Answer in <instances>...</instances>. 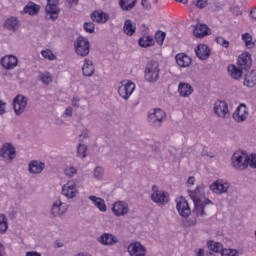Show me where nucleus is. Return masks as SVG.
<instances>
[{
  "mask_svg": "<svg viewBox=\"0 0 256 256\" xmlns=\"http://www.w3.org/2000/svg\"><path fill=\"white\" fill-rule=\"evenodd\" d=\"M1 67L7 71H13L19 64V59L15 55H5L0 60Z\"/></svg>",
  "mask_w": 256,
  "mask_h": 256,
  "instance_id": "obj_14",
  "label": "nucleus"
},
{
  "mask_svg": "<svg viewBox=\"0 0 256 256\" xmlns=\"http://www.w3.org/2000/svg\"><path fill=\"white\" fill-rule=\"evenodd\" d=\"M187 185L188 187H193V185H195V177L190 176L187 180Z\"/></svg>",
  "mask_w": 256,
  "mask_h": 256,
  "instance_id": "obj_56",
  "label": "nucleus"
},
{
  "mask_svg": "<svg viewBox=\"0 0 256 256\" xmlns=\"http://www.w3.org/2000/svg\"><path fill=\"white\" fill-rule=\"evenodd\" d=\"M41 55L42 57H44V59H48V61H57V56L53 54V51H51V49L42 50Z\"/></svg>",
  "mask_w": 256,
  "mask_h": 256,
  "instance_id": "obj_42",
  "label": "nucleus"
},
{
  "mask_svg": "<svg viewBox=\"0 0 256 256\" xmlns=\"http://www.w3.org/2000/svg\"><path fill=\"white\" fill-rule=\"evenodd\" d=\"M128 253L130 256H146L147 248L141 242H132L128 246Z\"/></svg>",
  "mask_w": 256,
  "mask_h": 256,
  "instance_id": "obj_16",
  "label": "nucleus"
},
{
  "mask_svg": "<svg viewBox=\"0 0 256 256\" xmlns=\"http://www.w3.org/2000/svg\"><path fill=\"white\" fill-rule=\"evenodd\" d=\"M202 155H204V156H206V157H209L210 159H213V157H215V155L209 154V153H207V152H205V151L202 152Z\"/></svg>",
  "mask_w": 256,
  "mask_h": 256,
  "instance_id": "obj_60",
  "label": "nucleus"
},
{
  "mask_svg": "<svg viewBox=\"0 0 256 256\" xmlns=\"http://www.w3.org/2000/svg\"><path fill=\"white\" fill-rule=\"evenodd\" d=\"M248 166L251 167L252 169H256V154H250L248 156Z\"/></svg>",
  "mask_w": 256,
  "mask_h": 256,
  "instance_id": "obj_50",
  "label": "nucleus"
},
{
  "mask_svg": "<svg viewBox=\"0 0 256 256\" xmlns=\"http://www.w3.org/2000/svg\"><path fill=\"white\" fill-rule=\"evenodd\" d=\"M91 19L95 23H107L109 21V14L103 10H96L91 14Z\"/></svg>",
  "mask_w": 256,
  "mask_h": 256,
  "instance_id": "obj_28",
  "label": "nucleus"
},
{
  "mask_svg": "<svg viewBox=\"0 0 256 256\" xmlns=\"http://www.w3.org/2000/svg\"><path fill=\"white\" fill-rule=\"evenodd\" d=\"M123 31L124 33H126V35H129V37H131L135 34V31H137V25L131 20H126L124 22Z\"/></svg>",
  "mask_w": 256,
  "mask_h": 256,
  "instance_id": "obj_33",
  "label": "nucleus"
},
{
  "mask_svg": "<svg viewBox=\"0 0 256 256\" xmlns=\"http://www.w3.org/2000/svg\"><path fill=\"white\" fill-rule=\"evenodd\" d=\"M159 73H161L159 62L150 61L146 64L144 77L148 83H155L159 81Z\"/></svg>",
  "mask_w": 256,
  "mask_h": 256,
  "instance_id": "obj_2",
  "label": "nucleus"
},
{
  "mask_svg": "<svg viewBox=\"0 0 256 256\" xmlns=\"http://www.w3.org/2000/svg\"><path fill=\"white\" fill-rule=\"evenodd\" d=\"M213 109L215 115H217V117H220L221 119H225V117L229 115V105L223 100L216 101L214 103Z\"/></svg>",
  "mask_w": 256,
  "mask_h": 256,
  "instance_id": "obj_13",
  "label": "nucleus"
},
{
  "mask_svg": "<svg viewBox=\"0 0 256 256\" xmlns=\"http://www.w3.org/2000/svg\"><path fill=\"white\" fill-rule=\"evenodd\" d=\"M242 41H244L248 49H253V47H255V43L253 42V36H251V34L249 33L242 34Z\"/></svg>",
  "mask_w": 256,
  "mask_h": 256,
  "instance_id": "obj_38",
  "label": "nucleus"
},
{
  "mask_svg": "<svg viewBox=\"0 0 256 256\" xmlns=\"http://www.w3.org/2000/svg\"><path fill=\"white\" fill-rule=\"evenodd\" d=\"M97 241L100 243V245H104L105 247H113V245H117V243H119L117 236L111 233H103L100 237H98Z\"/></svg>",
  "mask_w": 256,
  "mask_h": 256,
  "instance_id": "obj_19",
  "label": "nucleus"
},
{
  "mask_svg": "<svg viewBox=\"0 0 256 256\" xmlns=\"http://www.w3.org/2000/svg\"><path fill=\"white\" fill-rule=\"evenodd\" d=\"M1 251H3V244L0 243V256H3V253Z\"/></svg>",
  "mask_w": 256,
  "mask_h": 256,
  "instance_id": "obj_64",
  "label": "nucleus"
},
{
  "mask_svg": "<svg viewBox=\"0 0 256 256\" xmlns=\"http://www.w3.org/2000/svg\"><path fill=\"white\" fill-rule=\"evenodd\" d=\"M215 41H216L217 45H221V47H224V49H228L229 41L225 40V38L218 36L215 38Z\"/></svg>",
  "mask_w": 256,
  "mask_h": 256,
  "instance_id": "obj_48",
  "label": "nucleus"
},
{
  "mask_svg": "<svg viewBox=\"0 0 256 256\" xmlns=\"http://www.w3.org/2000/svg\"><path fill=\"white\" fill-rule=\"evenodd\" d=\"M7 113V103L0 100V115H5Z\"/></svg>",
  "mask_w": 256,
  "mask_h": 256,
  "instance_id": "obj_53",
  "label": "nucleus"
},
{
  "mask_svg": "<svg viewBox=\"0 0 256 256\" xmlns=\"http://www.w3.org/2000/svg\"><path fill=\"white\" fill-rule=\"evenodd\" d=\"M209 27L205 24H197L194 28L193 35L198 39H203L209 35Z\"/></svg>",
  "mask_w": 256,
  "mask_h": 256,
  "instance_id": "obj_29",
  "label": "nucleus"
},
{
  "mask_svg": "<svg viewBox=\"0 0 256 256\" xmlns=\"http://www.w3.org/2000/svg\"><path fill=\"white\" fill-rule=\"evenodd\" d=\"M208 248L210 249V251H213L214 253H221L223 251V244L211 241L208 244Z\"/></svg>",
  "mask_w": 256,
  "mask_h": 256,
  "instance_id": "obj_41",
  "label": "nucleus"
},
{
  "mask_svg": "<svg viewBox=\"0 0 256 256\" xmlns=\"http://www.w3.org/2000/svg\"><path fill=\"white\" fill-rule=\"evenodd\" d=\"M193 86L189 83L180 82L178 85V93L180 97H190V95H193Z\"/></svg>",
  "mask_w": 256,
  "mask_h": 256,
  "instance_id": "obj_27",
  "label": "nucleus"
},
{
  "mask_svg": "<svg viewBox=\"0 0 256 256\" xmlns=\"http://www.w3.org/2000/svg\"><path fill=\"white\" fill-rule=\"evenodd\" d=\"M62 195L66 199H75L79 195V190L77 189V182L75 180H70L62 186Z\"/></svg>",
  "mask_w": 256,
  "mask_h": 256,
  "instance_id": "obj_9",
  "label": "nucleus"
},
{
  "mask_svg": "<svg viewBox=\"0 0 256 256\" xmlns=\"http://www.w3.org/2000/svg\"><path fill=\"white\" fill-rule=\"evenodd\" d=\"M0 157L5 163H13V160L17 157V150L11 143H5L0 149Z\"/></svg>",
  "mask_w": 256,
  "mask_h": 256,
  "instance_id": "obj_5",
  "label": "nucleus"
},
{
  "mask_svg": "<svg viewBox=\"0 0 256 256\" xmlns=\"http://www.w3.org/2000/svg\"><path fill=\"white\" fill-rule=\"evenodd\" d=\"M78 2L79 0H68V3H70V5H77Z\"/></svg>",
  "mask_w": 256,
  "mask_h": 256,
  "instance_id": "obj_61",
  "label": "nucleus"
},
{
  "mask_svg": "<svg viewBox=\"0 0 256 256\" xmlns=\"http://www.w3.org/2000/svg\"><path fill=\"white\" fill-rule=\"evenodd\" d=\"M90 47L91 46L87 38L80 36L76 39L75 51L77 55H80V57H87V55H89Z\"/></svg>",
  "mask_w": 256,
  "mask_h": 256,
  "instance_id": "obj_6",
  "label": "nucleus"
},
{
  "mask_svg": "<svg viewBox=\"0 0 256 256\" xmlns=\"http://www.w3.org/2000/svg\"><path fill=\"white\" fill-rule=\"evenodd\" d=\"M45 171V163L41 160H31L28 164V172L30 175H41Z\"/></svg>",
  "mask_w": 256,
  "mask_h": 256,
  "instance_id": "obj_20",
  "label": "nucleus"
},
{
  "mask_svg": "<svg viewBox=\"0 0 256 256\" xmlns=\"http://www.w3.org/2000/svg\"><path fill=\"white\" fill-rule=\"evenodd\" d=\"M138 44L140 47H151V45H153V37L144 36L139 39Z\"/></svg>",
  "mask_w": 256,
  "mask_h": 256,
  "instance_id": "obj_40",
  "label": "nucleus"
},
{
  "mask_svg": "<svg viewBox=\"0 0 256 256\" xmlns=\"http://www.w3.org/2000/svg\"><path fill=\"white\" fill-rule=\"evenodd\" d=\"M249 155L245 152L237 151L234 152L231 157L232 167L237 171H245L249 167Z\"/></svg>",
  "mask_w": 256,
  "mask_h": 256,
  "instance_id": "obj_1",
  "label": "nucleus"
},
{
  "mask_svg": "<svg viewBox=\"0 0 256 256\" xmlns=\"http://www.w3.org/2000/svg\"><path fill=\"white\" fill-rule=\"evenodd\" d=\"M64 115H66V117H71V115H73V108H66V110L64 111Z\"/></svg>",
  "mask_w": 256,
  "mask_h": 256,
  "instance_id": "obj_57",
  "label": "nucleus"
},
{
  "mask_svg": "<svg viewBox=\"0 0 256 256\" xmlns=\"http://www.w3.org/2000/svg\"><path fill=\"white\" fill-rule=\"evenodd\" d=\"M27 97L24 95H17L12 102L13 109L15 115H23L25 113V110L27 109V103H28Z\"/></svg>",
  "mask_w": 256,
  "mask_h": 256,
  "instance_id": "obj_7",
  "label": "nucleus"
},
{
  "mask_svg": "<svg viewBox=\"0 0 256 256\" xmlns=\"http://www.w3.org/2000/svg\"><path fill=\"white\" fill-rule=\"evenodd\" d=\"M55 245H56V247H58V248L63 247V243H61V242H56Z\"/></svg>",
  "mask_w": 256,
  "mask_h": 256,
  "instance_id": "obj_62",
  "label": "nucleus"
},
{
  "mask_svg": "<svg viewBox=\"0 0 256 256\" xmlns=\"http://www.w3.org/2000/svg\"><path fill=\"white\" fill-rule=\"evenodd\" d=\"M247 117H249V109L245 104H240L233 113L234 121H236V123H243L247 121Z\"/></svg>",
  "mask_w": 256,
  "mask_h": 256,
  "instance_id": "obj_15",
  "label": "nucleus"
},
{
  "mask_svg": "<svg viewBox=\"0 0 256 256\" xmlns=\"http://www.w3.org/2000/svg\"><path fill=\"white\" fill-rule=\"evenodd\" d=\"M178 3H183V5H187V0H176Z\"/></svg>",
  "mask_w": 256,
  "mask_h": 256,
  "instance_id": "obj_63",
  "label": "nucleus"
},
{
  "mask_svg": "<svg viewBox=\"0 0 256 256\" xmlns=\"http://www.w3.org/2000/svg\"><path fill=\"white\" fill-rule=\"evenodd\" d=\"M112 212L116 217H125L129 213V204L125 201H117L112 206Z\"/></svg>",
  "mask_w": 256,
  "mask_h": 256,
  "instance_id": "obj_17",
  "label": "nucleus"
},
{
  "mask_svg": "<svg viewBox=\"0 0 256 256\" xmlns=\"http://www.w3.org/2000/svg\"><path fill=\"white\" fill-rule=\"evenodd\" d=\"M166 33L163 31H158L155 34V39L158 45H163V42L165 41Z\"/></svg>",
  "mask_w": 256,
  "mask_h": 256,
  "instance_id": "obj_47",
  "label": "nucleus"
},
{
  "mask_svg": "<svg viewBox=\"0 0 256 256\" xmlns=\"http://www.w3.org/2000/svg\"><path fill=\"white\" fill-rule=\"evenodd\" d=\"M243 83L246 87H256V70H252L246 74Z\"/></svg>",
  "mask_w": 256,
  "mask_h": 256,
  "instance_id": "obj_34",
  "label": "nucleus"
},
{
  "mask_svg": "<svg viewBox=\"0 0 256 256\" xmlns=\"http://www.w3.org/2000/svg\"><path fill=\"white\" fill-rule=\"evenodd\" d=\"M166 114L162 109H154L148 114V121L154 127H161V123L165 119Z\"/></svg>",
  "mask_w": 256,
  "mask_h": 256,
  "instance_id": "obj_11",
  "label": "nucleus"
},
{
  "mask_svg": "<svg viewBox=\"0 0 256 256\" xmlns=\"http://www.w3.org/2000/svg\"><path fill=\"white\" fill-rule=\"evenodd\" d=\"M78 170L75 166H66L64 168V175L65 177H67L68 179H73V177H75V175H77Z\"/></svg>",
  "mask_w": 256,
  "mask_h": 256,
  "instance_id": "obj_37",
  "label": "nucleus"
},
{
  "mask_svg": "<svg viewBox=\"0 0 256 256\" xmlns=\"http://www.w3.org/2000/svg\"><path fill=\"white\" fill-rule=\"evenodd\" d=\"M222 256H237L239 255V251L235 250V249H231V248H222V252H221Z\"/></svg>",
  "mask_w": 256,
  "mask_h": 256,
  "instance_id": "obj_46",
  "label": "nucleus"
},
{
  "mask_svg": "<svg viewBox=\"0 0 256 256\" xmlns=\"http://www.w3.org/2000/svg\"><path fill=\"white\" fill-rule=\"evenodd\" d=\"M151 199L157 205H167L169 203V193L164 190H159L156 185L152 186Z\"/></svg>",
  "mask_w": 256,
  "mask_h": 256,
  "instance_id": "obj_4",
  "label": "nucleus"
},
{
  "mask_svg": "<svg viewBox=\"0 0 256 256\" xmlns=\"http://www.w3.org/2000/svg\"><path fill=\"white\" fill-rule=\"evenodd\" d=\"M89 201H92L93 205L101 212H107V204H105V200L101 197H97L95 195H90L88 197Z\"/></svg>",
  "mask_w": 256,
  "mask_h": 256,
  "instance_id": "obj_26",
  "label": "nucleus"
},
{
  "mask_svg": "<svg viewBox=\"0 0 256 256\" xmlns=\"http://www.w3.org/2000/svg\"><path fill=\"white\" fill-rule=\"evenodd\" d=\"M41 7L33 2H29L25 7H24V13H28V15H37L39 13V10Z\"/></svg>",
  "mask_w": 256,
  "mask_h": 256,
  "instance_id": "obj_36",
  "label": "nucleus"
},
{
  "mask_svg": "<svg viewBox=\"0 0 256 256\" xmlns=\"http://www.w3.org/2000/svg\"><path fill=\"white\" fill-rule=\"evenodd\" d=\"M188 195L192 199L193 203L203 201L201 200V197L205 195V185L201 184L200 186H197L195 190H188Z\"/></svg>",
  "mask_w": 256,
  "mask_h": 256,
  "instance_id": "obj_21",
  "label": "nucleus"
},
{
  "mask_svg": "<svg viewBox=\"0 0 256 256\" xmlns=\"http://www.w3.org/2000/svg\"><path fill=\"white\" fill-rule=\"evenodd\" d=\"M40 79L44 85H49V83L53 82V76L47 72L40 74Z\"/></svg>",
  "mask_w": 256,
  "mask_h": 256,
  "instance_id": "obj_44",
  "label": "nucleus"
},
{
  "mask_svg": "<svg viewBox=\"0 0 256 256\" xmlns=\"http://www.w3.org/2000/svg\"><path fill=\"white\" fill-rule=\"evenodd\" d=\"M193 3L198 9H205L207 7V0H193Z\"/></svg>",
  "mask_w": 256,
  "mask_h": 256,
  "instance_id": "obj_51",
  "label": "nucleus"
},
{
  "mask_svg": "<svg viewBox=\"0 0 256 256\" xmlns=\"http://www.w3.org/2000/svg\"><path fill=\"white\" fill-rule=\"evenodd\" d=\"M184 227H194L197 225V218L195 216H191L183 220Z\"/></svg>",
  "mask_w": 256,
  "mask_h": 256,
  "instance_id": "obj_45",
  "label": "nucleus"
},
{
  "mask_svg": "<svg viewBox=\"0 0 256 256\" xmlns=\"http://www.w3.org/2000/svg\"><path fill=\"white\" fill-rule=\"evenodd\" d=\"M80 101H81L80 98L74 96V97L72 98V102H71L72 107H77V108H79V102H80Z\"/></svg>",
  "mask_w": 256,
  "mask_h": 256,
  "instance_id": "obj_55",
  "label": "nucleus"
},
{
  "mask_svg": "<svg viewBox=\"0 0 256 256\" xmlns=\"http://www.w3.org/2000/svg\"><path fill=\"white\" fill-rule=\"evenodd\" d=\"M133 91H135V83L129 80H123L118 84V95L122 99H129L133 95Z\"/></svg>",
  "mask_w": 256,
  "mask_h": 256,
  "instance_id": "obj_3",
  "label": "nucleus"
},
{
  "mask_svg": "<svg viewBox=\"0 0 256 256\" xmlns=\"http://www.w3.org/2000/svg\"><path fill=\"white\" fill-rule=\"evenodd\" d=\"M87 137H89V130L85 129L79 135V139L80 141H83V139H87Z\"/></svg>",
  "mask_w": 256,
  "mask_h": 256,
  "instance_id": "obj_54",
  "label": "nucleus"
},
{
  "mask_svg": "<svg viewBox=\"0 0 256 256\" xmlns=\"http://www.w3.org/2000/svg\"><path fill=\"white\" fill-rule=\"evenodd\" d=\"M229 187H231V184L227 180L218 179L210 184L209 189L215 195H223V193L229 191Z\"/></svg>",
  "mask_w": 256,
  "mask_h": 256,
  "instance_id": "obj_8",
  "label": "nucleus"
},
{
  "mask_svg": "<svg viewBox=\"0 0 256 256\" xmlns=\"http://www.w3.org/2000/svg\"><path fill=\"white\" fill-rule=\"evenodd\" d=\"M83 27L86 33H95V24L93 22H85Z\"/></svg>",
  "mask_w": 256,
  "mask_h": 256,
  "instance_id": "obj_49",
  "label": "nucleus"
},
{
  "mask_svg": "<svg viewBox=\"0 0 256 256\" xmlns=\"http://www.w3.org/2000/svg\"><path fill=\"white\" fill-rule=\"evenodd\" d=\"M175 60L179 67H189V65H191V57H189L187 54H177Z\"/></svg>",
  "mask_w": 256,
  "mask_h": 256,
  "instance_id": "obj_31",
  "label": "nucleus"
},
{
  "mask_svg": "<svg viewBox=\"0 0 256 256\" xmlns=\"http://www.w3.org/2000/svg\"><path fill=\"white\" fill-rule=\"evenodd\" d=\"M19 27H21V22H19V19H17L15 16L9 17L4 22V28H6L7 31H11L12 33L18 31Z\"/></svg>",
  "mask_w": 256,
  "mask_h": 256,
  "instance_id": "obj_24",
  "label": "nucleus"
},
{
  "mask_svg": "<svg viewBox=\"0 0 256 256\" xmlns=\"http://www.w3.org/2000/svg\"><path fill=\"white\" fill-rule=\"evenodd\" d=\"M251 55L249 53H242L238 57L237 65L243 71H247V69H251Z\"/></svg>",
  "mask_w": 256,
  "mask_h": 256,
  "instance_id": "obj_23",
  "label": "nucleus"
},
{
  "mask_svg": "<svg viewBox=\"0 0 256 256\" xmlns=\"http://www.w3.org/2000/svg\"><path fill=\"white\" fill-rule=\"evenodd\" d=\"M59 0H47L45 8L46 15L51 21H55L59 17Z\"/></svg>",
  "mask_w": 256,
  "mask_h": 256,
  "instance_id": "obj_12",
  "label": "nucleus"
},
{
  "mask_svg": "<svg viewBox=\"0 0 256 256\" xmlns=\"http://www.w3.org/2000/svg\"><path fill=\"white\" fill-rule=\"evenodd\" d=\"M9 229V224L7 223V217L5 215L0 214V235L7 232Z\"/></svg>",
  "mask_w": 256,
  "mask_h": 256,
  "instance_id": "obj_39",
  "label": "nucleus"
},
{
  "mask_svg": "<svg viewBox=\"0 0 256 256\" xmlns=\"http://www.w3.org/2000/svg\"><path fill=\"white\" fill-rule=\"evenodd\" d=\"M207 205H213V201H211L208 198H205L203 201L194 202V211L196 215H198V217H205V207H207Z\"/></svg>",
  "mask_w": 256,
  "mask_h": 256,
  "instance_id": "obj_25",
  "label": "nucleus"
},
{
  "mask_svg": "<svg viewBox=\"0 0 256 256\" xmlns=\"http://www.w3.org/2000/svg\"><path fill=\"white\" fill-rule=\"evenodd\" d=\"M196 256H205V250H203V248H199L196 250Z\"/></svg>",
  "mask_w": 256,
  "mask_h": 256,
  "instance_id": "obj_58",
  "label": "nucleus"
},
{
  "mask_svg": "<svg viewBox=\"0 0 256 256\" xmlns=\"http://www.w3.org/2000/svg\"><path fill=\"white\" fill-rule=\"evenodd\" d=\"M137 5V0H119V6L122 11H131Z\"/></svg>",
  "mask_w": 256,
  "mask_h": 256,
  "instance_id": "obj_35",
  "label": "nucleus"
},
{
  "mask_svg": "<svg viewBox=\"0 0 256 256\" xmlns=\"http://www.w3.org/2000/svg\"><path fill=\"white\" fill-rule=\"evenodd\" d=\"M228 75H230V77H232V79L238 80L241 79L242 75H243V69L239 68V66H235V65H229L228 66Z\"/></svg>",
  "mask_w": 256,
  "mask_h": 256,
  "instance_id": "obj_32",
  "label": "nucleus"
},
{
  "mask_svg": "<svg viewBox=\"0 0 256 256\" xmlns=\"http://www.w3.org/2000/svg\"><path fill=\"white\" fill-rule=\"evenodd\" d=\"M196 57L198 59H201L202 61H206V59H209L211 57V49H209V46L205 44H199L195 48Z\"/></svg>",
  "mask_w": 256,
  "mask_h": 256,
  "instance_id": "obj_22",
  "label": "nucleus"
},
{
  "mask_svg": "<svg viewBox=\"0 0 256 256\" xmlns=\"http://www.w3.org/2000/svg\"><path fill=\"white\" fill-rule=\"evenodd\" d=\"M176 209H177L180 217L187 218L189 215H191V208L189 207V203L183 197H180L176 201Z\"/></svg>",
  "mask_w": 256,
  "mask_h": 256,
  "instance_id": "obj_18",
  "label": "nucleus"
},
{
  "mask_svg": "<svg viewBox=\"0 0 256 256\" xmlns=\"http://www.w3.org/2000/svg\"><path fill=\"white\" fill-rule=\"evenodd\" d=\"M94 177L96 178V179H101L102 177H103V168H101V167H96L95 169H94Z\"/></svg>",
  "mask_w": 256,
  "mask_h": 256,
  "instance_id": "obj_52",
  "label": "nucleus"
},
{
  "mask_svg": "<svg viewBox=\"0 0 256 256\" xmlns=\"http://www.w3.org/2000/svg\"><path fill=\"white\" fill-rule=\"evenodd\" d=\"M77 157L85 159L87 157V146L85 144H79L77 147Z\"/></svg>",
  "mask_w": 256,
  "mask_h": 256,
  "instance_id": "obj_43",
  "label": "nucleus"
},
{
  "mask_svg": "<svg viewBox=\"0 0 256 256\" xmlns=\"http://www.w3.org/2000/svg\"><path fill=\"white\" fill-rule=\"evenodd\" d=\"M250 15H251L252 19H256V7L253 8V9L250 11Z\"/></svg>",
  "mask_w": 256,
  "mask_h": 256,
  "instance_id": "obj_59",
  "label": "nucleus"
},
{
  "mask_svg": "<svg viewBox=\"0 0 256 256\" xmlns=\"http://www.w3.org/2000/svg\"><path fill=\"white\" fill-rule=\"evenodd\" d=\"M69 211V204L56 200L53 202L51 207V215L53 217H63Z\"/></svg>",
  "mask_w": 256,
  "mask_h": 256,
  "instance_id": "obj_10",
  "label": "nucleus"
},
{
  "mask_svg": "<svg viewBox=\"0 0 256 256\" xmlns=\"http://www.w3.org/2000/svg\"><path fill=\"white\" fill-rule=\"evenodd\" d=\"M82 73L84 77H91L93 73H95V66L93 65V61L89 59L84 60V65L82 67Z\"/></svg>",
  "mask_w": 256,
  "mask_h": 256,
  "instance_id": "obj_30",
  "label": "nucleus"
}]
</instances>
